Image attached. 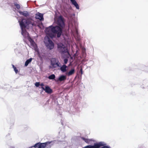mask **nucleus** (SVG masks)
I'll use <instances>...</instances> for the list:
<instances>
[{"mask_svg":"<svg viewBox=\"0 0 148 148\" xmlns=\"http://www.w3.org/2000/svg\"><path fill=\"white\" fill-rule=\"evenodd\" d=\"M14 69L16 73H17L18 72V70L17 69L16 67H15V68H14Z\"/></svg>","mask_w":148,"mask_h":148,"instance_id":"26","label":"nucleus"},{"mask_svg":"<svg viewBox=\"0 0 148 148\" xmlns=\"http://www.w3.org/2000/svg\"><path fill=\"white\" fill-rule=\"evenodd\" d=\"M40 85L42 86V87H43V86H44V84L43 83H42L40 84Z\"/></svg>","mask_w":148,"mask_h":148,"instance_id":"28","label":"nucleus"},{"mask_svg":"<svg viewBox=\"0 0 148 148\" xmlns=\"http://www.w3.org/2000/svg\"><path fill=\"white\" fill-rule=\"evenodd\" d=\"M18 22L21 28L22 34L24 36H25L27 34H29L25 28L27 29H32L35 25L34 21L30 18H23L21 21H19Z\"/></svg>","mask_w":148,"mask_h":148,"instance_id":"1","label":"nucleus"},{"mask_svg":"<svg viewBox=\"0 0 148 148\" xmlns=\"http://www.w3.org/2000/svg\"><path fill=\"white\" fill-rule=\"evenodd\" d=\"M65 19L63 17L60 16L57 19L56 23L58 26L64 28L65 26Z\"/></svg>","mask_w":148,"mask_h":148,"instance_id":"4","label":"nucleus"},{"mask_svg":"<svg viewBox=\"0 0 148 148\" xmlns=\"http://www.w3.org/2000/svg\"><path fill=\"white\" fill-rule=\"evenodd\" d=\"M66 79V76L62 75L60 76L58 79V80L60 82L64 81Z\"/></svg>","mask_w":148,"mask_h":148,"instance_id":"17","label":"nucleus"},{"mask_svg":"<svg viewBox=\"0 0 148 148\" xmlns=\"http://www.w3.org/2000/svg\"><path fill=\"white\" fill-rule=\"evenodd\" d=\"M35 18L37 19H39L41 21L43 20H44L43 14L39 12L37 13L36 14Z\"/></svg>","mask_w":148,"mask_h":148,"instance_id":"8","label":"nucleus"},{"mask_svg":"<svg viewBox=\"0 0 148 148\" xmlns=\"http://www.w3.org/2000/svg\"><path fill=\"white\" fill-rule=\"evenodd\" d=\"M19 13L21 14L22 15L25 17H27L29 16V14L28 12L27 11H25L23 12H20Z\"/></svg>","mask_w":148,"mask_h":148,"instance_id":"15","label":"nucleus"},{"mask_svg":"<svg viewBox=\"0 0 148 148\" xmlns=\"http://www.w3.org/2000/svg\"><path fill=\"white\" fill-rule=\"evenodd\" d=\"M75 72V70L74 68L72 69L70 71L67 73V75L68 76H69L71 75L74 74Z\"/></svg>","mask_w":148,"mask_h":148,"instance_id":"16","label":"nucleus"},{"mask_svg":"<svg viewBox=\"0 0 148 148\" xmlns=\"http://www.w3.org/2000/svg\"><path fill=\"white\" fill-rule=\"evenodd\" d=\"M97 145H98L97 148H111L110 146L106 145V144L103 142L97 143Z\"/></svg>","mask_w":148,"mask_h":148,"instance_id":"7","label":"nucleus"},{"mask_svg":"<svg viewBox=\"0 0 148 148\" xmlns=\"http://www.w3.org/2000/svg\"><path fill=\"white\" fill-rule=\"evenodd\" d=\"M58 48L59 52L61 53H67L69 54V52L68 49L66 47H65L62 44H60V45H58Z\"/></svg>","mask_w":148,"mask_h":148,"instance_id":"6","label":"nucleus"},{"mask_svg":"<svg viewBox=\"0 0 148 148\" xmlns=\"http://www.w3.org/2000/svg\"><path fill=\"white\" fill-rule=\"evenodd\" d=\"M67 66H66V65L64 64L62 65V66H61L60 68V69L63 72H65L66 71V68Z\"/></svg>","mask_w":148,"mask_h":148,"instance_id":"12","label":"nucleus"},{"mask_svg":"<svg viewBox=\"0 0 148 148\" xmlns=\"http://www.w3.org/2000/svg\"><path fill=\"white\" fill-rule=\"evenodd\" d=\"M42 88L43 90L45 91V92L49 94H51L52 92V90L48 86H46L45 88L43 87H42Z\"/></svg>","mask_w":148,"mask_h":148,"instance_id":"9","label":"nucleus"},{"mask_svg":"<svg viewBox=\"0 0 148 148\" xmlns=\"http://www.w3.org/2000/svg\"><path fill=\"white\" fill-rule=\"evenodd\" d=\"M28 40L30 42L32 45L34 46L35 44V42L31 38L29 37L28 38Z\"/></svg>","mask_w":148,"mask_h":148,"instance_id":"20","label":"nucleus"},{"mask_svg":"<svg viewBox=\"0 0 148 148\" xmlns=\"http://www.w3.org/2000/svg\"><path fill=\"white\" fill-rule=\"evenodd\" d=\"M12 67L14 69V68H15V67L13 65H12Z\"/></svg>","mask_w":148,"mask_h":148,"instance_id":"29","label":"nucleus"},{"mask_svg":"<svg viewBox=\"0 0 148 148\" xmlns=\"http://www.w3.org/2000/svg\"><path fill=\"white\" fill-rule=\"evenodd\" d=\"M50 143V142H47L44 143H40V148H44L45 147L47 144H49Z\"/></svg>","mask_w":148,"mask_h":148,"instance_id":"14","label":"nucleus"},{"mask_svg":"<svg viewBox=\"0 0 148 148\" xmlns=\"http://www.w3.org/2000/svg\"><path fill=\"white\" fill-rule=\"evenodd\" d=\"M40 143L39 142L36 144L35 145L33 146L35 148H40Z\"/></svg>","mask_w":148,"mask_h":148,"instance_id":"21","label":"nucleus"},{"mask_svg":"<svg viewBox=\"0 0 148 148\" xmlns=\"http://www.w3.org/2000/svg\"><path fill=\"white\" fill-rule=\"evenodd\" d=\"M46 32H47V34H48V36L51 38H55L56 37V34H54L53 33V34H50L49 33V32H47L46 31Z\"/></svg>","mask_w":148,"mask_h":148,"instance_id":"19","label":"nucleus"},{"mask_svg":"<svg viewBox=\"0 0 148 148\" xmlns=\"http://www.w3.org/2000/svg\"><path fill=\"white\" fill-rule=\"evenodd\" d=\"M98 145H97V143H95L93 145H87L86 146L83 148H97Z\"/></svg>","mask_w":148,"mask_h":148,"instance_id":"11","label":"nucleus"},{"mask_svg":"<svg viewBox=\"0 0 148 148\" xmlns=\"http://www.w3.org/2000/svg\"><path fill=\"white\" fill-rule=\"evenodd\" d=\"M63 29L58 26H53L51 25L46 28L45 30L48 32H52L54 34H56L58 38H59L62 33Z\"/></svg>","mask_w":148,"mask_h":148,"instance_id":"2","label":"nucleus"},{"mask_svg":"<svg viewBox=\"0 0 148 148\" xmlns=\"http://www.w3.org/2000/svg\"><path fill=\"white\" fill-rule=\"evenodd\" d=\"M80 71L81 72V74H82V69H80Z\"/></svg>","mask_w":148,"mask_h":148,"instance_id":"27","label":"nucleus"},{"mask_svg":"<svg viewBox=\"0 0 148 148\" xmlns=\"http://www.w3.org/2000/svg\"><path fill=\"white\" fill-rule=\"evenodd\" d=\"M70 1L72 4L76 7L77 9H79V6L75 0H70Z\"/></svg>","mask_w":148,"mask_h":148,"instance_id":"13","label":"nucleus"},{"mask_svg":"<svg viewBox=\"0 0 148 148\" xmlns=\"http://www.w3.org/2000/svg\"><path fill=\"white\" fill-rule=\"evenodd\" d=\"M14 5L18 9H20V6L19 5L17 4L16 3H14Z\"/></svg>","mask_w":148,"mask_h":148,"instance_id":"23","label":"nucleus"},{"mask_svg":"<svg viewBox=\"0 0 148 148\" xmlns=\"http://www.w3.org/2000/svg\"><path fill=\"white\" fill-rule=\"evenodd\" d=\"M51 68L55 69H59L58 68L61 67V64L59 60L55 58H52L51 60Z\"/></svg>","mask_w":148,"mask_h":148,"instance_id":"3","label":"nucleus"},{"mask_svg":"<svg viewBox=\"0 0 148 148\" xmlns=\"http://www.w3.org/2000/svg\"><path fill=\"white\" fill-rule=\"evenodd\" d=\"M68 60L67 58H65L64 59V62L65 64H66L68 62Z\"/></svg>","mask_w":148,"mask_h":148,"instance_id":"25","label":"nucleus"},{"mask_svg":"<svg viewBox=\"0 0 148 148\" xmlns=\"http://www.w3.org/2000/svg\"><path fill=\"white\" fill-rule=\"evenodd\" d=\"M35 86H36V87H38L40 85V83L36 82L35 83Z\"/></svg>","mask_w":148,"mask_h":148,"instance_id":"24","label":"nucleus"},{"mask_svg":"<svg viewBox=\"0 0 148 148\" xmlns=\"http://www.w3.org/2000/svg\"><path fill=\"white\" fill-rule=\"evenodd\" d=\"M55 78V76L54 74H52L48 77V78L50 79H54Z\"/></svg>","mask_w":148,"mask_h":148,"instance_id":"22","label":"nucleus"},{"mask_svg":"<svg viewBox=\"0 0 148 148\" xmlns=\"http://www.w3.org/2000/svg\"><path fill=\"white\" fill-rule=\"evenodd\" d=\"M47 41L45 39V45L47 48L49 50L53 49L54 47V45L53 42L48 37L47 38Z\"/></svg>","mask_w":148,"mask_h":148,"instance_id":"5","label":"nucleus"},{"mask_svg":"<svg viewBox=\"0 0 148 148\" xmlns=\"http://www.w3.org/2000/svg\"><path fill=\"white\" fill-rule=\"evenodd\" d=\"M32 60V58H31L27 60L25 62V66H27L29 63L31 62Z\"/></svg>","mask_w":148,"mask_h":148,"instance_id":"18","label":"nucleus"},{"mask_svg":"<svg viewBox=\"0 0 148 148\" xmlns=\"http://www.w3.org/2000/svg\"><path fill=\"white\" fill-rule=\"evenodd\" d=\"M81 138L88 144H91L92 141H94V140L92 139L86 138L84 137H81Z\"/></svg>","mask_w":148,"mask_h":148,"instance_id":"10","label":"nucleus"}]
</instances>
